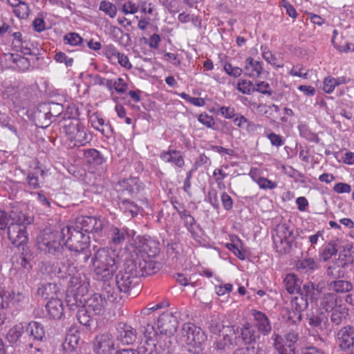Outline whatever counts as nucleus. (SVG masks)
Here are the masks:
<instances>
[{
	"label": "nucleus",
	"mask_w": 354,
	"mask_h": 354,
	"mask_svg": "<svg viewBox=\"0 0 354 354\" xmlns=\"http://www.w3.org/2000/svg\"><path fill=\"white\" fill-rule=\"evenodd\" d=\"M160 158L166 163H170L178 168H183L185 165V160L178 150L169 149L163 151L160 154Z\"/></svg>",
	"instance_id": "nucleus-21"
},
{
	"label": "nucleus",
	"mask_w": 354,
	"mask_h": 354,
	"mask_svg": "<svg viewBox=\"0 0 354 354\" xmlns=\"http://www.w3.org/2000/svg\"><path fill=\"white\" fill-rule=\"evenodd\" d=\"M252 105L259 110V111L264 115H272V112L278 113L279 111V107L278 105H276L274 104H272L270 105H267L266 104H257L256 102H254L252 104Z\"/></svg>",
	"instance_id": "nucleus-55"
},
{
	"label": "nucleus",
	"mask_w": 354,
	"mask_h": 354,
	"mask_svg": "<svg viewBox=\"0 0 354 354\" xmlns=\"http://www.w3.org/2000/svg\"><path fill=\"white\" fill-rule=\"evenodd\" d=\"M233 354H264V351L259 346H250L239 348L236 349Z\"/></svg>",
	"instance_id": "nucleus-62"
},
{
	"label": "nucleus",
	"mask_w": 354,
	"mask_h": 354,
	"mask_svg": "<svg viewBox=\"0 0 354 354\" xmlns=\"http://www.w3.org/2000/svg\"><path fill=\"white\" fill-rule=\"evenodd\" d=\"M136 248H138L137 253L142 257L148 256L151 258L159 252V243L151 238H142L136 244L133 249Z\"/></svg>",
	"instance_id": "nucleus-17"
},
{
	"label": "nucleus",
	"mask_w": 354,
	"mask_h": 354,
	"mask_svg": "<svg viewBox=\"0 0 354 354\" xmlns=\"http://www.w3.org/2000/svg\"><path fill=\"white\" fill-rule=\"evenodd\" d=\"M19 46H16L15 48H17V50L20 51L24 55H35L37 56V49L35 47V45L28 39H24L21 42H20ZM39 59L38 57H36V60Z\"/></svg>",
	"instance_id": "nucleus-48"
},
{
	"label": "nucleus",
	"mask_w": 354,
	"mask_h": 354,
	"mask_svg": "<svg viewBox=\"0 0 354 354\" xmlns=\"http://www.w3.org/2000/svg\"><path fill=\"white\" fill-rule=\"evenodd\" d=\"M251 315L254 318V327L263 336L268 335L272 330L271 322L268 316L263 312L252 309Z\"/></svg>",
	"instance_id": "nucleus-18"
},
{
	"label": "nucleus",
	"mask_w": 354,
	"mask_h": 354,
	"mask_svg": "<svg viewBox=\"0 0 354 354\" xmlns=\"http://www.w3.org/2000/svg\"><path fill=\"white\" fill-rule=\"evenodd\" d=\"M176 313L166 311L162 313L157 320V328L161 335L171 337L175 334L178 326Z\"/></svg>",
	"instance_id": "nucleus-12"
},
{
	"label": "nucleus",
	"mask_w": 354,
	"mask_h": 354,
	"mask_svg": "<svg viewBox=\"0 0 354 354\" xmlns=\"http://www.w3.org/2000/svg\"><path fill=\"white\" fill-rule=\"evenodd\" d=\"M104 229H106L109 245L115 248L122 246L135 233L133 230H129L127 227H118L113 225L106 224Z\"/></svg>",
	"instance_id": "nucleus-13"
},
{
	"label": "nucleus",
	"mask_w": 354,
	"mask_h": 354,
	"mask_svg": "<svg viewBox=\"0 0 354 354\" xmlns=\"http://www.w3.org/2000/svg\"><path fill=\"white\" fill-rule=\"evenodd\" d=\"M59 289L55 283H44L38 286L37 293L44 299H57V295Z\"/></svg>",
	"instance_id": "nucleus-29"
},
{
	"label": "nucleus",
	"mask_w": 354,
	"mask_h": 354,
	"mask_svg": "<svg viewBox=\"0 0 354 354\" xmlns=\"http://www.w3.org/2000/svg\"><path fill=\"white\" fill-rule=\"evenodd\" d=\"M349 309L343 304L330 310V319L333 324L339 326L342 324L348 316Z\"/></svg>",
	"instance_id": "nucleus-32"
},
{
	"label": "nucleus",
	"mask_w": 354,
	"mask_h": 354,
	"mask_svg": "<svg viewBox=\"0 0 354 354\" xmlns=\"http://www.w3.org/2000/svg\"><path fill=\"white\" fill-rule=\"evenodd\" d=\"M236 89L243 94L250 95L254 92V85L251 81L243 80L238 82Z\"/></svg>",
	"instance_id": "nucleus-59"
},
{
	"label": "nucleus",
	"mask_w": 354,
	"mask_h": 354,
	"mask_svg": "<svg viewBox=\"0 0 354 354\" xmlns=\"http://www.w3.org/2000/svg\"><path fill=\"white\" fill-rule=\"evenodd\" d=\"M292 235L293 229L288 224L282 223L279 226L276 234L272 236L273 243L278 252L282 254L289 251L292 242L290 238Z\"/></svg>",
	"instance_id": "nucleus-8"
},
{
	"label": "nucleus",
	"mask_w": 354,
	"mask_h": 354,
	"mask_svg": "<svg viewBox=\"0 0 354 354\" xmlns=\"http://www.w3.org/2000/svg\"><path fill=\"white\" fill-rule=\"evenodd\" d=\"M328 286L335 293H346L352 290L353 288V284L349 281L343 279L332 281Z\"/></svg>",
	"instance_id": "nucleus-41"
},
{
	"label": "nucleus",
	"mask_w": 354,
	"mask_h": 354,
	"mask_svg": "<svg viewBox=\"0 0 354 354\" xmlns=\"http://www.w3.org/2000/svg\"><path fill=\"white\" fill-rule=\"evenodd\" d=\"M24 333V328L21 324H16L9 329L6 338L10 344L17 343Z\"/></svg>",
	"instance_id": "nucleus-46"
},
{
	"label": "nucleus",
	"mask_w": 354,
	"mask_h": 354,
	"mask_svg": "<svg viewBox=\"0 0 354 354\" xmlns=\"http://www.w3.org/2000/svg\"><path fill=\"white\" fill-rule=\"evenodd\" d=\"M99 10L104 12L111 18H114L117 14L116 7L112 3L106 1L100 2Z\"/></svg>",
	"instance_id": "nucleus-61"
},
{
	"label": "nucleus",
	"mask_w": 354,
	"mask_h": 354,
	"mask_svg": "<svg viewBox=\"0 0 354 354\" xmlns=\"http://www.w3.org/2000/svg\"><path fill=\"white\" fill-rule=\"evenodd\" d=\"M120 292H122L119 290V288L117 286L115 287L113 285L107 283L104 285L102 293L100 295H102V297H105L106 299L107 303H113L118 298H120Z\"/></svg>",
	"instance_id": "nucleus-44"
},
{
	"label": "nucleus",
	"mask_w": 354,
	"mask_h": 354,
	"mask_svg": "<svg viewBox=\"0 0 354 354\" xmlns=\"http://www.w3.org/2000/svg\"><path fill=\"white\" fill-rule=\"evenodd\" d=\"M337 342L342 351L354 349V326L342 327L337 333Z\"/></svg>",
	"instance_id": "nucleus-16"
},
{
	"label": "nucleus",
	"mask_w": 354,
	"mask_h": 354,
	"mask_svg": "<svg viewBox=\"0 0 354 354\" xmlns=\"http://www.w3.org/2000/svg\"><path fill=\"white\" fill-rule=\"evenodd\" d=\"M46 308L49 317L53 319H60L64 315V304L59 299L49 300Z\"/></svg>",
	"instance_id": "nucleus-30"
},
{
	"label": "nucleus",
	"mask_w": 354,
	"mask_h": 354,
	"mask_svg": "<svg viewBox=\"0 0 354 354\" xmlns=\"http://www.w3.org/2000/svg\"><path fill=\"white\" fill-rule=\"evenodd\" d=\"M308 320L309 326L315 329L317 333L326 329L328 317L323 314H313Z\"/></svg>",
	"instance_id": "nucleus-37"
},
{
	"label": "nucleus",
	"mask_w": 354,
	"mask_h": 354,
	"mask_svg": "<svg viewBox=\"0 0 354 354\" xmlns=\"http://www.w3.org/2000/svg\"><path fill=\"white\" fill-rule=\"evenodd\" d=\"M319 268V263L313 257H307L296 263V269L301 274H310Z\"/></svg>",
	"instance_id": "nucleus-27"
},
{
	"label": "nucleus",
	"mask_w": 354,
	"mask_h": 354,
	"mask_svg": "<svg viewBox=\"0 0 354 354\" xmlns=\"http://www.w3.org/2000/svg\"><path fill=\"white\" fill-rule=\"evenodd\" d=\"M107 223L94 216H81L76 220L74 227L84 233L100 234L106 227Z\"/></svg>",
	"instance_id": "nucleus-11"
},
{
	"label": "nucleus",
	"mask_w": 354,
	"mask_h": 354,
	"mask_svg": "<svg viewBox=\"0 0 354 354\" xmlns=\"http://www.w3.org/2000/svg\"><path fill=\"white\" fill-rule=\"evenodd\" d=\"M62 277H70L69 285L66 293V300L70 306H80L84 302V306L89 312L95 315H102L107 305L106 299L100 294H94L87 299L84 298L88 291L90 286L87 276L80 272L76 266L72 263L62 264L59 268Z\"/></svg>",
	"instance_id": "nucleus-1"
},
{
	"label": "nucleus",
	"mask_w": 354,
	"mask_h": 354,
	"mask_svg": "<svg viewBox=\"0 0 354 354\" xmlns=\"http://www.w3.org/2000/svg\"><path fill=\"white\" fill-rule=\"evenodd\" d=\"M116 350L114 337L110 333L97 335L93 342L95 354H113Z\"/></svg>",
	"instance_id": "nucleus-14"
},
{
	"label": "nucleus",
	"mask_w": 354,
	"mask_h": 354,
	"mask_svg": "<svg viewBox=\"0 0 354 354\" xmlns=\"http://www.w3.org/2000/svg\"><path fill=\"white\" fill-rule=\"evenodd\" d=\"M76 318L80 324L85 326H91L93 322L91 312H89L84 306L78 309L76 314Z\"/></svg>",
	"instance_id": "nucleus-50"
},
{
	"label": "nucleus",
	"mask_w": 354,
	"mask_h": 354,
	"mask_svg": "<svg viewBox=\"0 0 354 354\" xmlns=\"http://www.w3.org/2000/svg\"><path fill=\"white\" fill-rule=\"evenodd\" d=\"M117 339L122 344H131L136 339V330L125 323L120 322L116 326Z\"/></svg>",
	"instance_id": "nucleus-19"
},
{
	"label": "nucleus",
	"mask_w": 354,
	"mask_h": 354,
	"mask_svg": "<svg viewBox=\"0 0 354 354\" xmlns=\"http://www.w3.org/2000/svg\"><path fill=\"white\" fill-rule=\"evenodd\" d=\"M214 343V347L218 351L231 350L237 345L236 339L239 328L234 326H227Z\"/></svg>",
	"instance_id": "nucleus-9"
},
{
	"label": "nucleus",
	"mask_w": 354,
	"mask_h": 354,
	"mask_svg": "<svg viewBox=\"0 0 354 354\" xmlns=\"http://www.w3.org/2000/svg\"><path fill=\"white\" fill-rule=\"evenodd\" d=\"M29 223L24 214L13 213L12 221L8 226V236L12 244L24 250V245L28 241L26 224Z\"/></svg>",
	"instance_id": "nucleus-5"
},
{
	"label": "nucleus",
	"mask_w": 354,
	"mask_h": 354,
	"mask_svg": "<svg viewBox=\"0 0 354 354\" xmlns=\"http://www.w3.org/2000/svg\"><path fill=\"white\" fill-rule=\"evenodd\" d=\"M120 53L113 44H110L104 47V55L111 62L116 59Z\"/></svg>",
	"instance_id": "nucleus-63"
},
{
	"label": "nucleus",
	"mask_w": 354,
	"mask_h": 354,
	"mask_svg": "<svg viewBox=\"0 0 354 354\" xmlns=\"http://www.w3.org/2000/svg\"><path fill=\"white\" fill-rule=\"evenodd\" d=\"M350 259L351 257L349 255L340 253L337 259L338 262H336L333 265L328 266L327 269L328 275L333 277H339L340 275L339 271H337V274L334 272V270L339 267L338 263H340V266L342 268H345L348 264Z\"/></svg>",
	"instance_id": "nucleus-45"
},
{
	"label": "nucleus",
	"mask_w": 354,
	"mask_h": 354,
	"mask_svg": "<svg viewBox=\"0 0 354 354\" xmlns=\"http://www.w3.org/2000/svg\"><path fill=\"white\" fill-rule=\"evenodd\" d=\"M15 15L21 19H26L30 13V8L27 3L22 1L19 6L14 9Z\"/></svg>",
	"instance_id": "nucleus-64"
},
{
	"label": "nucleus",
	"mask_w": 354,
	"mask_h": 354,
	"mask_svg": "<svg viewBox=\"0 0 354 354\" xmlns=\"http://www.w3.org/2000/svg\"><path fill=\"white\" fill-rule=\"evenodd\" d=\"M132 268L125 262L124 270H120L115 277L116 286L124 293H127L138 282L137 274L133 271Z\"/></svg>",
	"instance_id": "nucleus-10"
},
{
	"label": "nucleus",
	"mask_w": 354,
	"mask_h": 354,
	"mask_svg": "<svg viewBox=\"0 0 354 354\" xmlns=\"http://www.w3.org/2000/svg\"><path fill=\"white\" fill-rule=\"evenodd\" d=\"M91 127L99 131L102 135L109 138L112 134L113 130L109 123L105 124L104 120L98 115H93L91 117Z\"/></svg>",
	"instance_id": "nucleus-33"
},
{
	"label": "nucleus",
	"mask_w": 354,
	"mask_h": 354,
	"mask_svg": "<svg viewBox=\"0 0 354 354\" xmlns=\"http://www.w3.org/2000/svg\"><path fill=\"white\" fill-rule=\"evenodd\" d=\"M119 207L126 216L132 218L137 216L139 208L136 204L128 199H122L119 202Z\"/></svg>",
	"instance_id": "nucleus-40"
},
{
	"label": "nucleus",
	"mask_w": 354,
	"mask_h": 354,
	"mask_svg": "<svg viewBox=\"0 0 354 354\" xmlns=\"http://www.w3.org/2000/svg\"><path fill=\"white\" fill-rule=\"evenodd\" d=\"M308 306V302L307 299L304 298V297L300 293L299 297H295L291 301V308L295 309L296 310L301 312L304 311L307 308Z\"/></svg>",
	"instance_id": "nucleus-57"
},
{
	"label": "nucleus",
	"mask_w": 354,
	"mask_h": 354,
	"mask_svg": "<svg viewBox=\"0 0 354 354\" xmlns=\"http://www.w3.org/2000/svg\"><path fill=\"white\" fill-rule=\"evenodd\" d=\"M263 72V62L248 57L243 69V73L250 77H258Z\"/></svg>",
	"instance_id": "nucleus-28"
},
{
	"label": "nucleus",
	"mask_w": 354,
	"mask_h": 354,
	"mask_svg": "<svg viewBox=\"0 0 354 354\" xmlns=\"http://www.w3.org/2000/svg\"><path fill=\"white\" fill-rule=\"evenodd\" d=\"M283 283L286 291L290 294L301 293V281L295 273L286 274Z\"/></svg>",
	"instance_id": "nucleus-31"
},
{
	"label": "nucleus",
	"mask_w": 354,
	"mask_h": 354,
	"mask_svg": "<svg viewBox=\"0 0 354 354\" xmlns=\"http://www.w3.org/2000/svg\"><path fill=\"white\" fill-rule=\"evenodd\" d=\"M234 123L241 129H245L249 131L250 128L254 127L255 124L250 121L247 118L241 114H236L234 118Z\"/></svg>",
	"instance_id": "nucleus-56"
},
{
	"label": "nucleus",
	"mask_w": 354,
	"mask_h": 354,
	"mask_svg": "<svg viewBox=\"0 0 354 354\" xmlns=\"http://www.w3.org/2000/svg\"><path fill=\"white\" fill-rule=\"evenodd\" d=\"M120 186L130 195H133L143 189V185L137 178L124 180L120 183Z\"/></svg>",
	"instance_id": "nucleus-39"
},
{
	"label": "nucleus",
	"mask_w": 354,
	"mask_h": 354,
	"mask_svg": "<svg viewBox=\"0 0 354 354\" xmlns=\"http://www.w3.org/2000/svg\"><path fill=\"white\" fill-rule=\"evenodd\" d=\"M62 234L64 238L67 236L64 240L65 247L78 253L79 255L82 254L83 261L86 262L91 256L89 236L73 226L63 227Z\"/></svg>",
	"instance_id": "nucleus-3"
},
{
	"label": "nucleus",
	"mask_w": 354,
	"mask_h": 354,
	"mask_svg": "<svg viewBox=\"0 0 354 354\" xmlns=\"http://www.w3.org/2000/svg\"><path fill=\"white\" fill-rule=\"evenodd\" d=\"M324 288V286L322 283L309 281L303 286L301 294L307 301L310 300L311 302H314L322 297L321 295Z\"/></svg>",
	"instance_id": "nucleus-20"
},
{
	"label": "nucleus",
	"mask_w": 354,
	"mask_h": 354,
	"mask_svg": "<svg viewBox=\"0 0 354 354\" xmlns=\"http://www.w3.org/2000/svg\"><path fill=\"white\" fill-rule=\"evenodd\" d=\"M64 131L73 147H82L89 142L91 138L85 126L78 120H66Z\"/></svg>",
	"instance_id": "nucleus-7"
},
{
	"label": "nucleus",
	"mask_w": 354,
	"mask_h": 354,
	"mask_svg": "<svg viewBox=\"0 0 354 354\" xmlns=\"http://www.w3.org/2000/svg\"><path fill=\"white\" fill-rule=\"evenodd\" d=\"M183 335L186 338L188 344H200L203 340V334L201 333L200 328L191 323L185 324L183 326Z\"/></svg>",
	"instance_id": "nucleus-24"
},
{
	"label": "nucleus",
	"mask_w": 354,
	"mask_h": 354,
	"mask_svg": "<svg viewBox=\"0 0 354 354\" xmlns=\"http://www.w3.org/2000/svg\"><path fill=\"white\" fill-rule=\"evenodd\" d=\"M64 111L62 104L55 102H50L39 105L37 117L39 120H44L42 122L45 127H48L51 122L52 118H57L61 115Z\"/></svg>",
	"instance_id": "nucleus-15"
},
{
	"label": "nucleus",
	"mask_w": 354,
	"mask_h": 354,
	"mask_svg": "<svg viewBox=\"0 0 354 354\" xmlns=\"http://www.w3.org/2000/svg\"><path fill=\"white\" fill-rule=\"evenodd\" d=\"M63 41L66 44L79 46L82 44L84 39L78 33L71 32L64 36Z\"/></svg>",
	"instance_id": "nucleus-53"
},
{
	"label": "nucleus",
	"mask_w": 354,
	"mask_h": 354,
	"mask_svg": "<svg viewBox=\"0 0 354 354\" xmlns=\"http://www.w3.org/2000/svg\"><path fill=\"white\" fill-rule=\"evenodd\" d=\"M261 50L263 58L268 64L276 68H281L283 66V64L279 61L276 56L272 53L266 46H261Z\"/></svg>",
	"instance_id": "nucleus-49"
},
{
	"label": "nucleus",
	"mask_w": 354,
	"mask_h": 354,
	"mask_svg": "<svg viewBox=\"0 0 354 354\" xmlns=\"http://www.w3.org/2000/svg\"><path fill=\"white\" fill-rule=\"evenodd\" d=\"M184 226L187 228V231L191 233L192 236L194 239H196V233L194 227H196L198 230H201L200 225L196 224L195 218L191 215L188 218H186L184 221Z\"/></svg>",
	"instance_id": "nucleus-60"
},
{
	"label": "nucleus",
	"mask_w": 354,
	"mask_h": 354,
	"mask_svg": "<svg viewBox=\"0 0 354 354\" xmlns=\"http://www.w3.org/2000/svg\"><path fill=\"white\" fill-rule=\"evenodd\" d=\"M84 158L89 165L100 166L105 162V158L100 151L95 149L84 150Z\"/></svg>",
	"instance_id": "nucleus-38"
},
{
	"label": "nucleus",
	"mask_w": 354,
	"mask_h": 354,
	"mask_svg": "<svg viewBox=\"0 0 354 354\" xmlns=\"http://www.w3.org/2000/svg\"><path fill=\"white\" fill-rule=\"evenodd\" d=\"M264 136L270 140L272 147H280L284 145V140L282 136L272 132L269 129H266Z\"/></svg>",
	"instance_id": "nucleus-54"
},
{
	"label": "nucleus",
	"mask_w": 354,
	"mask_h": 354,
	"mask_svg": "<svg viewBox=\"0 0 354 354\" xmlns=\"http://www.w3.org/2000/svg\"><path fill=\"white\" fill-rule=\"evenodd\" d=\"M138 250V248L133 249L129 254L130 258H125L127 265L133 267V271L138 278L156 273L159 270V264L148 256H139Z\"/></svg>",
	"instance_id": "nucleus-6"
},
{
	"label": "nucleus",
	"mask_w": 354,
	"mask_h": 354,
	"mask_svg": "<svg viewBox=\"0 0 354 354\" xmlns=\"http://www.w3.org/2000/svg\"><path fill=\"white\" fill-rule=\"evenodd\" d=\"M342 303V298L335 292L324 293L320 298L319 306L326 313L337 308Z\"/></svg>",
	"instance_id": "nucleus-26"
},
{
	"label": "nucleus",
	"mask_w": 354,
	"mask_h": 354,
	"mask_svg": "<svg viewBox=\"0 0 354 354\" xmlns=\"http://www.w3.org/2000/svg\"><path fill=\"white\" fill-rule=\"evenodd\" d=\"M26 332L29 337L35 342H44L46 339V330L44 325L38 322H30L26 328Z\"/></svg>",
	"instance_id": "nucleus-23"
},
{
	"label": "nucleus",
	"mask_w": 354,
	"mask_h": 354,
	"mask_svg": "<svg viewBox=\"0 0 354 354\" xmlns=\"http://www.w3.org/2000/svg\"><path fill=\"white\" fill-rule=\"evenodd\" d=\"M242 241L237 238L236 242L229 243L226 244V248L231 251L236 257L241 260L246 258V251L243 249Z\"/></svg>",
	"instance_id": "nucleus-47"
},
{
	"label": "nucleus",
	"mask_w": 354,
	"mask_h": 354,
	"mask_svg": "<svg viewBox=\"0 0 354 354\" xmlns=\"http://www.w3.org/2000/svg\"><path fill=\"white\" fill-rule=\"evenodd\" d=\"M207 326L209 332L215 335L221 333L226 327L218 315H211L208 318Z\"/></svg>",
	"instance_id": "nucleus-42"
},
{
	"label": "nucleus",
	"mask_w": 354,
	"mask_h": 354,
	"mask_svg": "<svg viewBox=\"0 0 354 354\" xmlns=\"http://www.w3.org/2000/svg\"><path fill=\"white\" fill-rule=\"evenodd\" d=\"M298 129L299 132V135L306 139L310 142H313L315 143H318L319 142V138L317 135L313 132H312L308 126L306 124H299L298 125Z\"/></svg>",
	"instance_id": "nucleus-52"
},
{
	"label": "nucleus",
	"mask_w": 354,
	"mask_h": 354,
	"mask_svg": "<svg viewBox=\"0 0 354 354\" xmlns=\"http://www.w3.org/2000/svg\"><path fill=\"white\" fill-rule=\"evenodd\" d=\"M337 253V243L333 241L328 243L323 247L320 252V258L324 261H328L333 256Z\"/></svg>",
	"instance_id": "nucleus-51"
},
{
	"label": "nucleus",
	"mask_w": 354,
	"mask_h": 354,
	"mask_svg": "<svg viewBox=\"0 0 354 354\" xmlns=\"http://www.w3.org/2000/svg\"><path fill=\"white\" fill-rule=\"evenodd\" d=\"M301 318L302 315L301 312H299L292 308H291V310H288L286 322L290 324L289 326H292L294 324L299 325Z\"/></svg>",
	"instance_id": "nucleus-58"
},
{
	"label": "nucleus",
	"mask_w": 354,
	"mask_h": 354,
	"mask_svg": "<svg viewBox=\"0 0 354 354\" xmlns=\"http://www.w3.org/2000/svg\"><path fill=\"white\" fill-rule=\"evenodd\" d=\"M119 258L113 251L100 248L91 259L94 272L98 279L107 281L111 279L118 269Z\"/></svg>",
	"instance_id": "nucleus-2"
},
{
	"label": "nucleus",
	"mask_w": 354,
	"mask_h": 354,
	"mask_svg": "<svg viewBox=\"0 0 354 354\" xmlns=\"http://www.w3.org/2000/svg\"><path fill=\"white\" fill-rule=\"evenodd\" d=\"M10 60L13 63L12 66L15 69H17L19 71L25 72L28 71L31 67V64L30 60L24 57L20 56L19 55H10Z\"/></svg>",
	"instance_id": "nucleus-43"
},
{
	"label": "nucleus",
	"mask_w": 354,
	"mask_h": 354,
	"mask_svg": "<svg viewBox=\"0 0 354 354\" xmlns=\"http://www.w3.org/2000/svg\"><path fill=\"white\" fill-rule=\"evenodd\" d=\"M241 338L245 344H252L260 338V333L256 330V328L249 322H245L239 330Z\"/></svg>",
	"instance_id": "nucleus-25"
},
{
	"label": "nucleus",
	"mask_w": 354,
	"mask_h": 354,
	"mask_svg": "<svg viewBox=\"0 0 354 354\" xmlns=\"http://www.w3.org/2000/svg\"><path fill=\"white\" fill-rule=\"evenodd\" d=\"M64 236L60 231L44 230L37 237V245L41 250L55 255H59L64 250Z\"/></svg>",
	"instance_id": "nucleus-4"
},
{
	"label": "nucleus",
	"mask_w": 354,
	"mask_h": 354,
	"mask_svg": "<svg viewBox=\"0 0 354 354\" xmlns=\"http://www.w3.org/2000/svg\"><path fill=\"white\" fill-rule=\"evenodd\" d=\"M3 297L4 302L8 304V307L11 305L16 308H21L23 305L27 304L29 301L27 291L13 290L8 296L5 294Z\"/></svg>",
	"instance_id": "nucleus-22"
},
{
	"label": "nucleus",
	"mask_w": 354,
	"mask_h": 354,
	"mask_svg": "<svg viewBox=\"0 0 354 354\" xmlns=\"http://www.w3.org/2000/svg\"><path fill=\"white\" fill-rule=\"evenodd\" d=\"M301 328L299 325L288 326L284 334L286 345L292 348L299 341L301 335Z\"/></svg>",
	"instance_id": "nucleus-34"
},
{
	"label": "nucleus",
	"mask_w": 354,
	"mask_h": 354,
	"mask_svg": "<svg viewBox=\"0 0 354 354\" xmlns=\"http://www.w3.org/2000/svg\"><path fill=\"white\" fill-rule=\"evenodd\" d=\"M156 339H146L142 341L138 346V354H162L160 350L157 348Z\"/></svg>",
	"instance_id": "nucleus-35"
},
{
	"label": "nucleus",
	"mask_w": 354,
	"mask_h": 354,
	"mask_svg": "<svg viewBox=\"0 0 354 354\" xmlns=\"http://www.w3.org/2000/svg\"><path fill=\"white\" fill-rule=\"evenodd\" d=\"M106 88L110 93L115 91L119 94H124L128 89V84L122 77L107 80Z\"/></svg>",
	"instance_id": "nucleus-36"
}]
</instances>
